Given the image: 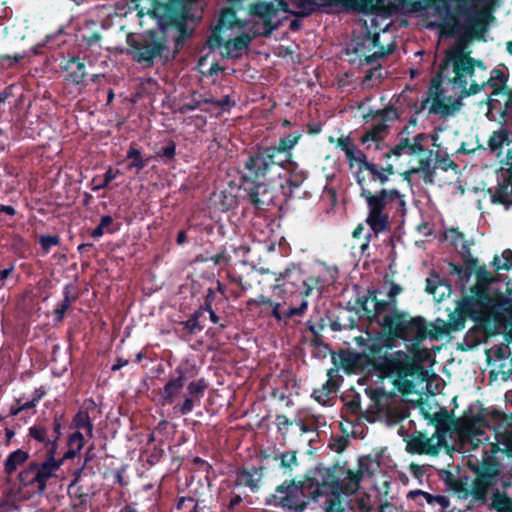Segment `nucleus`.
Listing matches in <instances>:
<instances>
[{
	"instance_id": "obj_1",
	"label": "nucleus",
	"mask_w": 512,
	"mask_h": 512,
	"mask_svg": "<svg viewBox=\"0 0 512 512\" xmlns=\"http://www.w3.org/2000/svg\"><path fill=\"white\" fill-rule=\"evenodd\" d=\"M402 292L401 286L391 284L368 291L363 302V309L382 327L406 341L421 342L427 335V326L422 317L408 318L396 308V297Z\"/></svg>"
},
{
	"instance_id": "obj_2",
	"label": "nucleus",
	"mask_w": 512,
	"mask_h": 512,
	"mask_svg": "<svg viewBox=\"0 0 512 512\" xmlns=\"http://www.w3.org/2000/svg\"><path fill=\"white\" fill-rule=\"evenodd\" d=\"M356 345L374 360V365L379 370V376L402 378L413 375L418 364L430 359L431 354L427 349H417L413 357L403 351L389 352L390 340L381 336H373L366 332L354 338Z\"/></svg>"
},
{
	"instance_id": "obj_3",
	"label": "nucleus",
	"mask_w": 512,
	"mask_h": 512,
	"mask_svg": "<svg viewBox=\"0 0 512 512\" xmlns=\"http://www.w3.org/2000/svg\"><path fill=\"white\" fill-rule=\"evenodd\" d=\"M428 137L424 134H417L412 138L401 137L399 143L395 145L389 153L386 154L387 158L392 156L399 158L408 157V172L411 174H420L425 182L433 183L437 178L439 181L445 180L448 183H453L458 180L457 165L449 158L439 159L434 166L433 152L430 149L424 148V142Z\"/></svg>"
},
{
	"instance_id": "obj_4",
	"label": "nucleus",
	"mask_w": 512,
	"mask_h": 512,
	"mask_svg": "<svg viewBox=\"0 0 512 512\" xmlns=\"http://www.w3.org/2000/svg\"><path fill=\"white\" fill-rule=\"evenodd\" d=\"M476 283L470 294L459 303L460 312L473 320L481 321L495 318L498 321H511L510 334L512 336V304L511 301L491 286L494 278L486 271H479Z\"/></svg>"
},
{
	"instance_id": "obj_5",
	"label": "nucleus",
	"mask_w": 512,
	"mask_h": 512,
	"mask_svg": "<svg viewBox=\"0 0 512 512\" xmlns=\"http://www.w3.org/2000/svg\"><path fill=\"white\" fill-rule=\"evenodd\" d=\"M475 66L480 72H484L482 64L474 62L468 56L464 41L459 40L446 52L438 76L441 81L451 84L454 89L461 90L462 93L476 94L484 85V81L478 82L476 79Z\"/></svg>"
},
{
	"instance_id": "obj_6",
	"label": "nucleus",
	"mask_w": 512,
	"mask_h": 512,
	"mask_svg": "<svg viewBox=\"0 0 512 512\" xmlns=\"http://www.w3.org/2000/svg\"><path fill=\"white\" fill-rule=\"evenodd\" d=\"M214 36L223 56L238 58L246 50L254 35L248 24L242 23L233 9L226 8L221 13Z\"/></svg>"
},
{
	"instance_id": "obj_7",
	"label": "nucleus",
	"mask_w": 512,
	"mask_h": 512,
	"mask_svg": "<svg viewBox=\"0 0 512 512\" xmlns=\"http://www.w3.org/2000/svg\"><path fill=\"white\" fill-rule=\"evenodd\" d=\"M288 13L283 0H255L248 7V24L253 35H269L277 29Z\"/></svg>"
},
{
	"instance_id": "obj_8",
	"label": "nucleus",
	"mask_w": 512,
	"mask_h": 512,
	"mask_svg": "<svg viewBox=\"0 0 512 512\" xmlns=\"http://www.w3.org/2000/svg\"><path fill=\"white\" fill-rule=\"evenodd\" d=\"M365 200L368 206L366 222L375 234L387 229L391 211L402 212L405 210L404 196L394 189H382Z\"/></svg>"
},
{
	"instance_id": "obj_9",
	"label": "nucleus",
	"mask_w": 512,
	"mask_h": 512,
	"mask_svg": "<svg viewBox=\"0 0 512 512\" xmlns=\"http://www.w3.org/2000/svg\"><path fill=\"white\" fill-rule=\"evenodd\" d=\"M63 459L56 460L53 450H50L47 458L42 462L30 461L17 474L20 488L31 487L38 493L46 489L47 481L60 469Z\"/></svg>"
},
{
	"instance_id": "obj_10",
	"label": "nucleus",
	"mask_w": 512,
	"mask_h": 512,
	"mask_svg": "<svg viewBox=\"0 0 512 512\" xmlns=\"http://www.w3.org/2000/svg\"><path fill=\"white\" fill-rule=\"evenodd\" d=\"M459 441L463 452L470 453L478 464H486L490 459L489 453L494 452L495 445L488 442L485 431L473 423L460 428Z\"/></svg>"
},
{
	"instance_id": "obj_11",
	"label": "nucleus",
	"mask_w": 512,
	"mask_h": 512,
	"mask_svg": "<svg viewBox=\"0 0 512 512\" xmlns=\"http://www.w3.org/2000/svg\"><path fill=\"white\" fill-rule=\"evenodd\" d=\"M309 503L303 483L285 481L277 486L274 493L267 499V504L281 508L285 512H303Z\"/></svg>"
},
{
	"instance_id": "obj_12",
	"label": "nucleus",
	"mask_w": 512,
	"mask_h": 512,
	"mask_svg": "<svg viewBox=\"0 0 512 512\" xmlns=\"http://www.w3.org/2000/svg\"><path fill=\"white\" fill-rule=\"evenodd\" d=\"M351 46L361 65H372L378 59L390 54L394 48L390 38L381 39L380 33L371 31L356 38Z\"/></svg>"
},
{
	"instance_id": "obj_13",
	"label": "nucleus",
	"mask_w": 512,
	"mask_h": 512,
	"mask_svg": "<svg viewBox=\"0 0 512 512\" xmlns=\"http://www.w3.org/2000/svg\"><path fill=\"white\" fill-rule=\"evenodd\" d=\"M128 43L130 45L128 53L132 58L148 64H151L155 57L162 55L163 51L167 49L164 41L157 40L152 35L140 39L128 36Z\"/></svg>"
},
{
	"instance_id": "obj_14",
	"label": "nucleus",
	"mask_w": 512,
	"mask_h": 512,
	"mask_svg": "<svg viewBox=\"0 0 512 512\" xmlns=\"http://www.w3.org/2000/svg\"><path fill=\"white\" fill-rule=\"evenodd\" d=\"M280 153L275 148H267L251 156L246 163L250 176L261 177L279 167L282 163Z\"/></svg>"
},
{
	"instance_id": "obj_15",
	"label": "nucleus",
	"mask_w": 512,
	"mask_h": 512,
	"mask_svg": "<svg viewBox=\"0 0 512 512\" xmlns=\"http://www.w3.org/2000/svg\"><path fill=\"white\" fill-rule=\"evenodd\" d=\"M388 457L385 450L363 456L359 459V472L362 477H378L383 478L381 484L387 488L389 485V479L386 476V466L388 463Z\"/></svg>"
},
{
	"instance_id": "obj_16",
	"label": "nucleus",
	"mask_w": 512,
	"mask_h": 512,
	"mask_svg": "<svg viewBox=\"0 0 512 512\" xmlns=\"http://www.w3.org/2000/svg\"><path fill=\"white\" fill-rule=\"evenodd\" d=\"M488 147L501 163H512V132L507 128L494 131L489 137Z\"/></svg>"
},
{
	"instance_id": "obj_17",
	"label": "nucleus",
	"mask_w": 512,
	"mask_h": 512,
	"mask_svg": "<svg viewBox=\"0 0 512 512\" xmlns=\"http://www.w3.org/2000/svg\"><path fill=\"white\" fill-rule=\"evenodd\" d=\"M446 446V433L437 429L431 437L419 435L408 442V449L414 453L436 455Z\"/></svg>"
},
{
	"instance_id": "obj_18",
	"label": "nucleus",
	"mask_w": 512,
	"mask_h": 512,
	"mask_svg": "<svg viewBox=\"0 0 512 512\" xmlns=\"http://www.w3.org/2000/svg\"><path fill=\"white\" fill-rule=\"evenodd\" d=\"M310 9L318 8H334L337 10H357L366 12V6L363 0H302Z\"/></svg>"
},
{
	"instance_id": "obj_19",
	"label": "nucleus",
	"mask_w": 512,
	"mask_h": 512,
	"mask_svg": "<svg viewBox=\"0 0 512 512\" xmlns=\"http://www.w3.org/2000/svg\"><path fill=\"white\" fill-rule=\"evenodd\" d=\"M29 458V452L21 448L8 453L6 458L3 460V472L8 481L23 468Z\"/></svg>"
},
{
	"instance_id": "obj_20",
	"label": "nucleus",
	"mask_w": 512,
	"mask_h": 512,
	"mask_svg": "<svg viewBox=\"0 0 512 512\" xmlns=\"http://www.w3.org/2000/svg\"><path fill=\"white\" fill-rule=\"evenodd\" d=\"M98 28V23L90 21L83 25L78 31V40L81 42V45L97 54H99L101 50Z\"/></svg>"
},
{
	"instance_id": "obj_21",
	"label": "nucleus",
	"mask_w": 512,
	"mask_h": 512,
	"mask_svg": "<svg viewBox=\"0 0 512 512\" xmlns=\"http://www.w3.org/2000/svg\"><path fill=\"white\" fill-rule=\"evenodd\" d=\"M501 176L503 180L499 179L497 186L490 188L488 193L492 203L508 206L512 204V175L509 176V179H506L504 173Z\"/></svg>"
},
{
	"instance_id": "obj_22",
	"label": "nucleus",
	"mask_w": 512,
	"mask_h": 512,
	"mask_svg": "<svg viewBox=\"0 0 512 512\" xmlns=\"http://www.w3.org/2000/svg\"><path fill=\"white\" fill-rule=\"evenodd\" d=\"M362 476L360 472H353L351 470H346L341 473V475L335 481V489L334 493H342L345 495L355 493L358 488Z\"/></svg>"
},
{
	"instance_id": "obj_23",
	"label": "nucleus",
	"mask_w": 512,
	"mask_h": 512,
	"mask_svg": "<svg viewBox=\"0 0 512 512\" xmlns=\"http://www.w3.org/2000/svg\"><path fill=\"white\" fill-rule=\"evenodd\" d=\"M387 125L384 122L375 124L370 130L363 134L361 142L369 149L372 146L376 150L381 149L383 140L387 134Z\"/></svg>"
},
{
	"instance_id": "obj_24",
	"label": "nucleus",
	"mask_w": 512,
	"mask_h": 512,
	"mask_svg": "<svg viewBox=\"0 0 512 512\" xmlns=\"http://www.w3.org/2000/svg\"><path fill=\"white\" fill-rule=\"evenodd\" d=\"M367 19L364 20L366 26L369 25V30L371 32H378L381 35V39H386L387 29L392 24L390 16L386 13H371L367 14Z\"/></svg>"
},
{
	"instance_id": "obj_25",
	"label": "nucleus",
	"mask_w": 512,
	"mask_h": 512,
	"mask_svg": "<svg viewBox=\"0 0 512 512\" xmlns=\"http://www.w3.org/2000/svg\"><path fill=\"white\" fill-rule=\"evenodd\" d=\"M251 201L258 207L269 205L273 202L274 192L264 183H257L247 188Z\"/></svg>"
},
{
	"instance_id": "obj_26",
	"label": "nucleus",
	"mask_w": 512,
	"mask_h": 512,
	"mask_svg": "<svg viewBox=\"0 0 512 512\" xmlns=\"http://www.w3.org/2000/svg\"><path fill=\"white\" fill-rule=\"evenodd\" d=\"M355 177L358 185L361 188V196L367 199L369 196L376 193L379 188L373 181V176L368 173L365 168L356 170Z\"/></svg>"
},
{
	"instance_id": "obj_27",
	"label": "nucleus",
	"mask_w": 512,
	"mask_h": 512,
	"mask_svg": "<svg viewBox=\"0 0 512 512\" xmlns=\"http://www.w3.org/2000/svg\"><path fill=\"white\" fill-rule=\"evenodd\" d=\"M70 80L75 84H82L86 78V66L83 62L76 59L68 61L65 67Z\"/></svg>"
},
{
	"instance_id": "obj_28",
	"label": "nucleus",
	"mask_w": 512,
	"mask_h": 512,
	"mask_svg": "<svg viewBox=\"0 0 512 512\" xmlns=\"http://www.w3.org/2000/svg\"><path fill=\"white\" fill-rule=\"evenodd\" d=\"M85 444V435L81 431L74 432L68 439V451L64 454L63 459L74 458Z\"/></svg>"
},
{
	"instance_id": "obj_29",
	"label": "nucleus",
	"mask_w": 512,
	"mask_h": 512,
	"mask_svg": "<svg viewBox=\"0 0 512 512\" xmlns=\"http://www.w3.org/2000/svg\"><path fill=\"white\" fill-rule=\"evenodd\" d=\"M260 477L256 471H242L237 475L236 484L238 486L248 487L255 491L259 486Z\"/></svg>"
},
{
	"instance_id": "obj_30",
	"label": "nucleus",
	"mask_w": 512,
	"mask_h": 512,
	"mask_svg": "<svg viewBox=\"0 0 512 512\" xmlns=\"http://www.w3.org/2000/svg\"><path fill=\"white\" fill-rule=\"evenodd\" d=\"M365 169L367 170L368 173H371V175L373 176V181L377 184L378 187L382 186L389 179V176L393 173L391 164H389L388 169H378L375 164L369 163Z\"/></svg>"
},
{
	"instance_id": "obj_31",
	"label": "nucleus",
	"mask_w": 512,
	"mask_h": 512,
	"mask_svg": "<svg viewBox=\"0 0 512 512\" xmlns=\"http://www.w3.org/2000/svg\"><path fill=\"white\" fill-rule=\"evenodd\" d=\"M73 425L77 431L85 432L89 438L93 436V424L87 413L79 412L73 420Z\"/></svg>"
},
{
	"instance_id": "obj_32",
	"label": "nucleus",
	"mask_w": 512,
	"mask_h": 512,
	"mask_svg": "<svg viewBox=\"0 0 512 512\" xmlns=\"http://www.w3.org/2000/svg\"><path fill=\"white\" fill-rule=\"evenodd\" d=\"M345 156L349 162L350 168L357 167V170L366 168L370 163L367 161L365 154L358 149L357 146L353 147L351 153H348Z\"/></svg>"
},
{
	"instance_id": "obj_33",
	"label": "nucleus",
	"mask_w": 512,
	"mask_h": 512,
	"mask_svg": "<svg viewBox=\"0 0 512 512\" xmlns=\"http://www.w3.org/2000/svg\"><path fill=\"white\" fill-rule=\"evenodd\" d=\"M183 387V376L171 379L164 387L163 397L166 401L172 402L174 397L180 392Z\"/></svg>"
},
{
	"instance_id": "obj_34",
	"label": "nucleus",
	"mask_w": 512,
	"mask_h": 512,
	"mask_svg": "<svg viewBox=\"0 0 512 512\" xmlns=\"http://www.w3.org/2000/svg\"><path fill=\"white\" fill-rule=\"evenodd\" d=\"M491 507L497 512H512V501L505 495L497 492L492 496Z\"/></svg>"
},
{
	"instance_id": "obj_35",
	"label": "nucleus",
	"mask_w": 512,
	"mask_h": 512,
	"mask_svg": "<svg viewBox=\"0 0 512 512\" xmlns=\"http://www.w3.org/2000/svg\"><path fill=\"white\" fill-rule=\"evenodd\" d=\"M301 136L302 133L300 131L293 132L288 136L282 138L279 142V147L275 149L278 150L280 156H282V152L291 150L298 143ZM280 159H282V157H280Z\"/></svg>"
},
{
	"instance_id": "obj_36",
	"label": "nucleus",
	"mask_w": 512,
	"mask_h": 512,
	"mask_svg": "<svg viewBox=\"0 0 512 512\" xmlns=\"http://www.w3.org/2000/svg\"><path fill=\"white\" fill-rule=\"evenodd\" d=\"M127 159L131 160L129 169H135L136 172L142 170L147 164V160L142 158L140 151L136 148H130L127 153Z\"/></svg>"
},
{
	"instance_id": "obj_37",
	"label": "nucleus",
	"mask_w": 512,
	"mask_h": 512,
	"mask_svg": "<svg viewBox=\"0 0 512 512\" xmlns=\"http://www.w3.org/2000/svg\"><path fill=\"white\" fill-rule=\"evenodd\" d=\"M493 264L496 270H510L512 269V251L505 250L501 255L494 257Z\"/></svg>"
},
{
	"instance_id": "obj_38",
	"label": "nucleus",
	"mask_w": 512,
	"mask_h": 512,
	"mask_svg": "<svg viewBox=\"0 0 512 512\" xmlns=\"http://www.w3.org/2000/svg\"><path fill=\"white\" fill-rule=\"evenodd\" d=\"M219 200V208L222 210H228L233 208L236 203V197L232 194H227L225 191H221L219 194H215V204H218Z\"/></svg>"
},
{
	"instance_id": "obj_39",
	"label": "nucleus",
	"mask_w": 512,
	"mask_h": 512,
	"mask_svg": "<svg viewBox=\"0 0 512 512\" xmlns=\"http://www.w3.org/2000/svg\"><path fill=\"white\" fill-rule=\"evenodd\" d=\"M371 234L365 232V228L363 226H358L353 232V238L355 240H359L358 246L362 253H364L369 246V238Z\"/></svg>"
},
{
	"instance_id": "obj_40",
	"label": "nucleus",
	"mask_w": 512,
	"mask_h": 512,
	"mask_svg": "<svg viewBox=\"0 0 512 512\" xmlns=\"http://www.w3.org/2000/svg\"><path fill=\"white\" fill-rule=\"evenodd\" d=\"M280 465L282 468L292 470L298 465L295 452H285L280 456Z\"/></svg>"
},
{
	"instance_id": "obj_41",
	"label": "nucleus",
	"mask_w": 512,
	"mask_h": 512,
	"mask_svg": "<svg viewBox=\"0 0 512 512\" xmlns=\"http://www.w3.org/2000/svg\"><path fill=\"white\" fill-rule=\"evenodd\" d=\"M356 505L359 509V512H370L373 504L369 495H361L356 498Z\"/></svg>"
},
{
	"instance_id": "obj_42",
	"label": "nucleus",
	"mask_w": 512,
	"mask_h": 512,
	"mask_svg": "<svg viewBox=\"0 0 512 512\" xmlns=\"http://www.w3.org/2000/svg\"><path fill=\"white\" fill-rule=\"evenodd\" d=\"M112 223V218L110 216H103L101 218L100 224L92 231L91 236L94 238H100L107 227Z\"/></svg>"
},
{
	"instance_id": "obj_43",
	"label": "nucleus",
	"mask_w": 512,
	"mask_h": 512,
	"mask_svg": "<svg viewBox=\"0 0 512 512\" xmlns=\"http://www.w3.org/2000/svg\"><path fill=\"white\" fill-rule=\"evenodd\" d=\"M204 389H205V385H204L203 381H201V380L193 381L187 387L190 397H193V398L200 397L203 394Z\"/></svg>"
},
{
	"instance_id": "obj_44",
	"label": "nucleus",
	"mask_w": 512,
	"mask_h": 512,
	"mask_svg": "<svg viewBox=\"0 0 512 512\" xmlns=\"http://www.w3.org/2000/svg\"><path fill=\"white\" fill-rule=\"evenodd\" d=\"M429 111L435 114L446 115L449 114V107L447 105H443L441 103V99L437 97L432 100Z\"/></svg>"
},
{
	"instance_id": "obj_45",
	"label": "nucleus",
	"mask_w": 512,
	"mask_h": 512,
	"mask_svg": "<svg viewBox=\"0 0 512 512\" xmlns=\"http://www.w3.org/2000/svg\"><path fill=\"white\" fill-rule=\"evenodd\" d=\"M351 507L349 503L347 502H341L338 500L337 502L334 500H331L328 507L327 512H350Z\"/></svg>"
},
{
	"instance_id": "obj_46",
	"label": "nucleus",
	"mask_w": 512,
	"mask_h": 512,
	"mask_svg": "<svg viewBox=\"0 0 512 512\" xmlns=\"http://www.w3.org/2000/svg\"><path fill=\"white\" fill-rule=\"evenodd\" d=\"M356 145L352 142L349 137H340L337 141V147H339L345 155L351 153V150Z\"/></svg>"
},
{
	"instance_id": "obj_47",
	"label": "nucleus",
	"mask_w": 512,
	"mask_h": 512,
	"mask_svg": "<svg viewBox=\"0 0 512 512\" xmlns=\"http://www.w3.org/2000/svg\"><path fill=\"white\" fill-rule=\"evenodd\" d=\"M296 267L293 266L292 268H286L283 272H280L279 274H275L276 278H275V281L277 282V284H275L273 286V290L274 291H279V294H281L283 292V289L281 288V285L278 284V282L280 280H285L289 277L290 273L292 272V270H295Z\"/></svg>"
},
{
	"instance_id": "obj_48",
	"label": "nucleus",
	"mask_w": 512,
	"mask_h": 512,
	"mask_svg": "<svg viewBox=\"0 0 512 512\" xmlns=\"http://www.w3.org/2000/svg\"><path fill=\"white\" fill-rule=\"evenodd\" d=\"M29 435L39 441V442H44L46 441V430L42 427H39V426H33L29 429Z\"/></svg>"
},
{
	"instance_id": "obj_49",
	"label": "nucleus",
	"mask_w": 512,
	"mask_h": 512,
	"mask_svg": "<svg viewBox=\"0 0 512 512\" xmlns=\"http://www.w3.org/2000/svg\"><path fill=\"white\" fill-rule=\"evenodd\" d=\"M40 243L45 251H48L51 247L56 246L59 243L58 236L46 235L40 238Z\"/></svg>"
},
{
	"instance_id": "obj_50",
	"label": "nucleus",
	"mask_w": 512,
	"mask_h": 512,
	"mask_svg": "<svg viewBox=\"0 0 512 512\" xmlns=\"http://www.w3.org/2000/svg\"><path fill=\"white\" fill-rule=\"evenodd\" d=\"M307 307H308V301L304 299L301 302L299 307H291V308H289L285 312V316L291 318V317L296 316V315H302L306 311Z\"/></svg>"
},
{
	"instance_id": "obj_51",
	"label": "nucleus",
	"mask_w": 512,
	"mask_h": 512,
	"mask_svg": "<svg viewBox=\"0 0 512 512\" xmlns=\"http://www.w3.org/2000/svg\"><path fill=\"white\" fill-rule=\"evenodd\" d=\"M445 237L447 240L451 241L453 244H457L462 240V234L456 229H450L446 232Z\"/></svg>"
},
{
	"instance_id": "obj_52",
	"label": "nucleus",
	"mask_w": 512,
	"mask_h": 512,
	"mask_svg": "<svg viewBox=\"0 0 512 512\" xmlns=\"http://www.w3.org/2000/svg\"><path fill=\"white\" fill-rule=\"evenodd\" d=\"M119 171L118 170H113V169H108L105 174H104V183L100 186H98L97 188H103V187H106L112 180H114L116 178V176L118 175Z\"/></svg>"
},
{
	"instance_id": "obj_53",
	"label": "nucleus",
	"mask_w": 512,
	"mask_h": 512,
	"mask_svg": "<svg viewBox=\"0 0 512 512\" xmlns=\"http://www.w3.org/2000/svg\"><path fill=\"white\" fill-rule=\"evenodd\" d=\"M159 155L166 159H172L175 155V145L169 144L166 147L162 148L159 152Z\"/></svg>"
},
{
	"instance_id": "obj_54",
	"label": "nucleus",
	"mask_w": 512,
	"mask_h": 512,
	"mask_svg": "<svg viewBox=\"0 0 512 512\" xmlns=\"http://www.w3.org/2000/svg\"><path fill=\"white\" fill-rule=\"evenodd\" d=\"M194 408V400L193 397H187L184 403L180 407L181 414L185 415L190 413Z\"/></svg>"
},
{
	"instance_id": "obj_55",
	"label": "nucleus",
	"mask_w": 512,
	"mask_h": 512,
	"mask_svg": "<svg viewBox=\"0 0 512 512\" xmlns=\"http://www.w3.org/2000/svg\"><path fill=\"white\" fill-rule=\"evenodd\" d=\"M273 307L272 309V316L277 320V321H282L283 319L287 318L285 316V312L282 313L280 312V307H281V303H278V302H272V305Z\"/></svg>"
},
{
	"instance_id": "obj_56",
	"label": "nucleus",
	"mask_w": 512,
	"mask_h": 512,
	"mask_svg": "<svg viewBox=\"0 0 512 512\" xmlns=\"http://www.w3.org/2000/svg\"><path fill=\"white\" fill-rule=\"evenodd\" d=\"M70 298L68 297V295L65 296V299L63 300L60 308H57L56 309V313L58 314V319L61 320L66 312V310L68 309L69 305H70Z\"/></svg>"
},
{
	"instance_id": "obj_57",
	"label": "nucleus",
	"mask_w": 512,
	"mask_h": 512,
	"mask_svg": "<svg viewBox=\"0 0 512 512\" xmlns=\"http://www.w3.org/2000/svg\"><path fill=\"white\" fill-rule=\"evenodd\" d=\"M249 304H255V305H272L271 299L265 297L264 295H259L255 299L249 300Z\"/></svg>"
},
{
	"instance_id": "obj_58",
	"label": "nucleus",
	"mask_w": 512,
	"mask_h": 512,
	"mask_svg": "<svg viewBox=\"0 0 512 512\" xmlns=\"http://www.w3.org/2000/svg\"><path fill=\"white\" fill-rule=\"evenodd\" d=\"M437 279L436 278H428L427 279V291L431 294L436 293V289L438 288L435 283Z\"/></svg>"
},
{
	"instance_id": "obj_59",
	"label": "nucleus",
	"mask_w": 512,
	"mask_h": 512,
	"mask_svg": "<svg viewBox=\"0 0 512 512\" xmlns=\"http://www.w3.org/2000/svg\"><path fill=\"white\" fill-rule=\"evenodd\" d=\"M36 402H37V399H33L31 401H26L24 403H18L21 407V410H27V409H32L36 406Z\"/></svg>"
},
{
	"instance_id": "obj_60",
	"label": "nucleus",
	"mask_w": 512,
	"mask_h": 512,
	"mask_svg": "<svg viewBox=\"0 0 512 512\" xmlns=\"http://www.w3.org/2000/svg\"><path fill=\"white\" fill-rule=\"evenodd\" d=\"M13 269V266H11L7 269L0 271V279L4 282V280L12 273Z\"/></svg>"
},
{
	"instance_id": "obj_61",
	"label": "nucleus",
	"mask_w": 512,
	"mask_h": 512,
	"mask_svg": "<svg viewBox=\"0 0 512 512\" xmlns=\"http://www.w3.org/2000/svg\"><path fill=\"white\" fill-rule=\"evenodd\" d=\"M15 433L13 430L9 429V428H6L5 429V436H6V439H5V444L6 445H9L10 444V441L11 439L14 437Z\"/></svg>"
},
{
	"instance_id": "obj_62",
	"label": "nucleus",
	"mask_w": 512,
	"mask_h": 512,
	"mask_svg": "<svg viewBox=\"0 0 512 512\" xmlns=\"http://www.w3.org/2000/svg\"><path fill=\"white\" fill-rule=\"evenodd\" d=\"M196 325H197V320L196 319H190L186 322V328L190 331V332H193L196 328Z\"/></svg>"
},
{
	"instance_id": "obj_63",
	"label": "nucleus",
	"mask_w": 512,
	"mask_h": 512,
	"mask_svg": "<svg viewBox=\"0 0 512 512\" xmlns=\"http://www.w3.org/2000/svg\"><path fill=\"white\" fill-rule=\"evenodd\" d=\"M0 211L6 213L8 215H14L15 214V209L12 206L2 205L1 208H0Z\"/></svg>"
},
{
	"instance_id": "obj_64",
	"label": "nucleus",
	"mask_w": 512,
	"mask_h": 512,
	"mask_svg": "<svg viewBox=\"0 0 512 512\" xmlns=\"http://www.w3.org/2000/svg\"><path fill=\"white\" fill-rule=\"evenodd\" d=\"M396 117L395 110H387L384 112V119L391 120Z\"/></svg>"
}]
</instances>
